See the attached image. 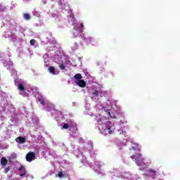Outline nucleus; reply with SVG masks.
<instances>
[{
    "instance_id": "obj_11",
    "label": "nucleus",
    "mask_w": 180,
    "mask_h": 180,
    "mask_svg": "<svg viewBox=\"0 0 180 180\" xmlns=\"http://www.w3.org/2000/svg\"><path fill=\"white\" fill-rule=\"evenodd\" d=\"M17 86L18 91H20V92H23V91H25V86L23 85V84L19 83L17 84Z\"/></svg>"
},
{
    "instance_id": "obj_26",
    "label": "nucleus",
    "mask_w": 180,
    "mask_h": 180,
    "mask_svg": "<svg viewBox=\"0 0 180 180\" xmlns=\"http://www.w3.org/2000/svg\"><path fill=\"white\" fill-rule=\"evenodd\" d=\"M129 150H133V151H136V147L132 146L131 148H129Z\"/></svg>"
},
{
    "instance_id": "obj_9",
    "label": "nucleus",
    "mask_w": 180,
    "mask_h": 180,
    "mask_svg": "<svg viewBox=\"0 0 180 180\" xmlns=\"http://www.w3.org/2000/svg\"><path fill=\"white\" fill-rule=\"evenodd\" d=\"M76 84H77L80 88H85V86H86V82H85L83 79L78 80Z\"/></svg>"
},
{
    "instance_id": "obj_8",
    "label": "nucleus",
    "mask_w": 180,
    "mask_h": 180,
    "mask_svg": "<svg viewBox=\"0 0 180 180\" xmlns=\"http://www.w3.org/2000/svg\"><path fill=\"white\" fill-rule=\"evenodd\" d=\"M15 141L20 143V144H23V143H26V139L22 136H18L15 139Z\"/></svg>"
},
{
    "instance_id": "obj_23",
    "label": "nucleus",
    "mask_w": 180,
    "mask_h": 180,
    "mask_svg": "<svg viewBox=\"0 0 180 180\" xmlns=\"http://www.w3.org/2000/svg\"><path fill=\"white\" fill-rule=\"evenodd\" d=\"M107 113H108V115H109L110 117H112V115L110 114V110H107Z\"/></svg>"
},
{
    "instance_id": "obj_25",
    "label": "nucleus",
    "mask_w": 180,
    "mask_h": 180,
    "mask_svg": "<svg viewBox=\"0 0 180 180\" xmlns=\"http://www.w3.org/2000/svg\"><path fill=\"white\" fill-rule=\"evenodd\" d=\"M73 123H75V122L72 120H69L68 122V124H72Z\"/></svg>"
},
{
    "instance_id": "obj_16",
    "label": "nucleus",
    "mask_w": 180,
    "mask_h": 180,
    "mask_svg": "<svg viewBox=\"0 0 180 180\" xmlns=\"http://www.w3.org/2000/svg\"><path fill=\"white\" fill-rule=\"evenodd\" d=\"M92 95H94V96H99V91H98V90H95L93 93Z\"/></svg>"
},
{
    "instance_id": "obj_21",
    "label": "nucleus",
    "mask_w": 180,
    "mask_h": 180,
    "mask_svg": "<svg viewBox=\"0 0 180 180\" xmlns=\"http://www.w3.org/2000/svg\"><path fill=\"white\" fill-rule=\"evenodd\" d=\"M58 176L59 178H63V176H64V173H63V172H59L58 174Z\"/></svg>"
},
{
    "instance_id": "obj_6",
    "label": "nucleus",
    "mask_w": 180,
    "mask_h": 180,
    "mask_svg": "<svg viewBox=\"0 0 180 180\" xmlns=\"http://www.w3.org/2000/svg\"><path fill=\"white\" fill-rule=\"evenodd\" d=\"M83 40L86 41V43H92L93 40L91 36H89L86 34H83Z\"/></svg>"
},
{
    "instance_id": "obj_3",
    "label": "nucleus",
    "mask_w": 180,
    "mask_h": 180,
    "mask_svg": "<svg viewBox=\"0 0 180 180\" xmlns=\"http://www.w3.org/2000/svg\"><path fill=\"white\" fill-rule=\"evenodd\" d=\"M69 131H71L72 136L77 134V131H78V128L77 127L76 123L70 124Z\"/></svg>"
},
{
    "instance_id": "obj_2",
    "label": "nucleus",
    "mask_w": 180,
    "mask_h": 180,
    "mask_svg": "<svg viewBox=\"0 0 180 180\" xmlns=\"http://www.w3.org/2000/svg\"><path fill=\"white\" fill-rule=\"evenodd\" d=\"M131 158H135V162L137 165H146V163H144V158H143L140 153H137L136 155L131 156Z\"/></svg>"
},
{
    "instance_id": "obj_5",
    "label": "nucleus",
    "mask_w": 180,
    "mask_h": 180,
    "mask_svg": "<svg viewBox=\"0 0 180 180\" xmlns=\"http://www.w3.org/2000/svg\"><path fill=\"white\" fill-rule=\"evenodd\" d=\"M84 32V30L79 29V27L78 26H75L74 30H73V34L75 37H77L79 33H82Z\"/></svg>"
},
{
    "instance_id": "obj_27",
    "label": "nucleus",
    "mask_w": 180,
    "mask_h": 180,
    "mask_svg": "<svg viewBox=\"0 0 180 180\" xmlns=\"http://www.w3.org/2000/svg\"><path fill=\"white\" fill-rule=\"evenodd\" d=\"M80 27H81L82 29H84V24H83V23H82V24L80 25Z\"/></svg>"
},
{
    "instance_id": "obj_24",
    "label": "nucleus",
    "mask_w": 180,
    "mask_h": 180,
    "mask_svg": "<svg viewBox=\"0 0 180 180\" xmlns=\"http://www.w3.org/2000/svg\"><path fill=\"white\" fill-rule=\"evenodd\" d=\"M35 16H37V18H39L40 17V13L35 12Z\"/></svg>"
},
{
    "instance_id": "obj_18",
    "label": "nucleus",
    "mask_w": 180,
    "mask_h": 180,
    "mask_svg": "<svg viewBox=\"0 0 180 180\" xmlns=\"http://www.w3.org/2000/svg\"><path fill=\"white\" fill-rule=\"evenodd\" d=\"M39 102L41 103V105H45V101H44V98H39Z\"/></svg>"
},
{
    "instance_id": "obj_13",
    "label": "nucleus",
    "mask_w": 180,
    "mask_h": 180,
    "mask_svg": "<svg viewBox=\"0 0 180 180\" xmlns=\"http://www.w3.org/2000/svg\"><path fill=\"white\" fill-rule=\"evenodd\" d=\"M74 78L75 79H78V81L79 80H82V75L81 74H76L75 76H74Z\"/></svg>"
},
{
    "instance_id": "obj_15",
    "label": "nucleus",
    "mask_w": 180,
    "mask_h": 180,
    "mask_svg": "<svg viewBox=\"0 0 180 180\" xmlns=\"http://www.w3.org/2000/svg\"><path fill=\"white\" fill-rule=\"evenodd\" d=\"M148 172L152 176H155V170H153L152 169H149Z\"/></svg>"
},
{
    "instance_id": "obj_28",
    "label": "nucleus",
    "mask_w": 180,
    "mask_h": 180,
    "mask_svg": "<svg viewBox=\"0 0 180 180\" xmlns=\"http://www.w3.org/2000/svg\"><path fill=\"white\" fill-rule=\"evenodd\" d=\"M70 19L74 20V19H75V18H74V16H73V15H70Z\"/></svg>"
},
{
    "instance_id": "obj_4",
    "label": "nucleus",
    "mask_w": 180,
    "mask_h": 180,
    "mask_svg": "<svg viewBox=\"0 0 180 180\" xmlns=\"http://www.w3.org/2000/svg\"><path fill=\"white\" fill-rule=\"evenodd\" d=\"M34 158H36V153H34V152H29L28 153H27L26 160L28 162H32V161H33Z\"/></svg>"
},
{
    "instance_id": "obj_1",
    "label": "nucleus",
    "mask_w": 180,
    "mask_h": 180,
    "mask_svg": "<svg viewBox=\"0 0 180 180\" xmlns=\"http://www.w3.org/2000/svg\"><path fill=\"white\" fill-rule=\"evenodd\" d=\"M99 130L101 134H103V136H106L107 134H112V129H110V122L103 124L99 128Z\"/></svg>"
},
{
    "instance_id": "obj_7",
    "label": "nucleus",
    "mask_w": 180,
    "mask_h": 180,
    "mask_svg": "<svg viewBox=\"0 0 180 180\" xmlns=\"http://www.w3.org/2000/svg\"><path fill=\"white\" fill-rule=\"evenodd\" d=\"M0 164L1 167H6L8 165V160L5 157H2L0 160Z\"/></svg>"
},
{
    "instance_id": "obj_10",
    "label": "nucleus",
    "mask_w": 180,
    "mask_h": 180,
    "mask_svg": "<svg viewBox=\"0 0 180 180\" xmlns=\"http://www.w3.org/2000/svg\"><path fill=\"white\" fill-rule=\"evenodd\" d=\"M18 171H21V172L20 173V176H25V175H26V169L25 168V167H20L18 168Z\"/></svg>"
},
{
    "instance_id": "obj_22",
    "label": "nucleus",
    "mask_w": 180,
    "mask_h": 180,
    "mask_svg": "<svg viewBox=\"0 0 180 180\" xmlns=\"http://www.w3.org/2000/svg\"><path fill=\"white\" fill-rule=\"evenodd\" d=\"M9 171H11V167H7L5 168V174H8V172H9Z\"/></svg>"
},
{
    "instance_id": "obj_14",
    "label": "nucleus",
    "mask_w": 180,
    "mask_h": 180,
    "mask_svg": "<svg viewBox=\"0 0 180 180\" xmlns=\"http://www.w3.org/2000/svg\"><path fill=\"white\" fill-rule=\"evenodd\" d=\"M23 18H24V19H25V20H30V15H29V13H24Z\"/></svg>"
},
{
    "instance_id": "obj_30",
    "label": "nucleus",
    "mask_w": 180,
    "mask_h": 180,
    "mask_svg": "<svg viewBox=\"0 0 180 180\" xmlns=\"http://www.w3.org/2000/svg\"><path fill=\"white\" fill-rule=\"evenodd\" d=\"M14 157H16V155H15Z\"/></svg>"
},
{
    "instance_id": "obj_17",
    "label": "nucleus",
    "mask_w": 180,
    "mask_h": 180,
    "mask_svg": "<svg viewBox=\"0 0 180 180\" xmlns=\"http://www.w3.org/2000/svg\"><path fill=\"white\" fill-rule=\"evenodd\" d=\"M62 129H70V124L67 123L63 124Z\"/></svg>"
},
{
    "instance_id": "obj_29",
    "label": "nucleus",
    "mask_w": 180,
    "mask_h": 180,
    "mask_svg": "<svg viewBox=\"0 0 180 180\" xmlns=\"http://www.w3.org/2000/svg\"><path fill=\"white\" fill-rule=\"evenodd\" d=\"M44 4H46V1H44Z\"/></svg>"
},
{
    "instance_id": "obj_19",
    "label": "nucleus",
    "mask_w": 180,
    "mask_h": 180,
    "mask_svg": "<svg viewBox=\"0 0 180 180\" xmlns=\"http://www.w3.org/2000/svg\"><path fill=\"white\" fill-rule=\"evenodd\" d=\"M30 44H31V46H34V44H36V40L35 39H31L30 41Z\"/></svg>"
},
{
    "instance_id": "obj_12",
    "label": "nucleus",
    "mask_w": 180,
    "mask_h": 180,
    "mask_svg": "<svg viewBox=\"0 0 180 180\" xmlns=\"http://www.w3.org/2000/svg\"><path fill=\"white\" fill-rule=\"evenodd\" d=\"M49 71L51 72V74H53V75H56V69L53 66H50L49 68Z\"/></svg>"
},
{
    "instance_id": "obj_20",
    "label": "nucleus",
    "mask_w": 180,
    "mask_h": 180,
    "mask_svg": "<svg viewBox=\"0 0 180 180\" xmlns=\"http://www.w3.org/2000/svg\"><path fill=\"white\" fill-rule=\"evenodd\" d=\"M59 68H60V70H65V65H64L63 63L60 64V65H59Z\"/></svg>"
}]
</instances>
